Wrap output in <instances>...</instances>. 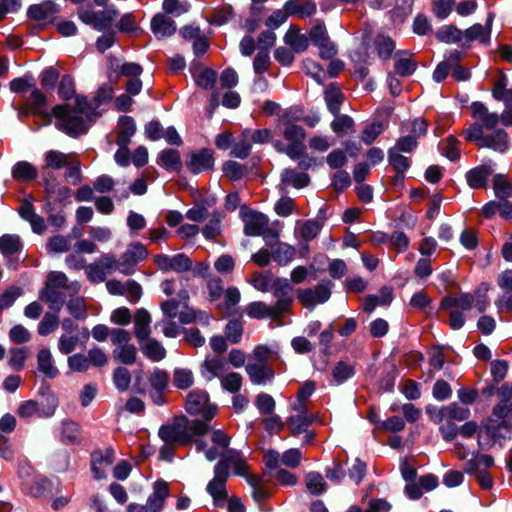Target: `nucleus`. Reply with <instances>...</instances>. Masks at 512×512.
I'll return each instance as SVG.
<instances>
[{"instance_id": "nucleus-55", "label": "nucleus", "mask_w": 512, "mask_h": 512, "mask_svg": "<svg viewBox=\"0 0 512 512\" xmlns=\"http://www.w3.org/2000/svg\"><path fill=\"white\" fill-rule=\"evenodd\" d=\"M27 103L30 105L32 111H36L37 114L44 115L46 118L50 119V116L44 111L47 104V98L39 89L34 88L31 91Z\"/></svg>"}, {"instance_id": "nucleus-14", "label": "nucleus", "mask_w": 512, "mask_h": 512, "mask_svg": "<svg viewBox=\"0 0 512 512\" xmlns=\"http://www.w3.org/2000/svg\"><path fill=\"white\" fill-rule=\"evenodd\" d=\"M115 459V451L112 447L105 450H96L91 454V472L96 480L105 479L107 471Z\"/></svg>"}, {"instance_id": "nucleus-19", "label": "nucleus", "mask_w": 512, "mask_h": 512, "mask_svg": "<svg viewBox=\"0 0 512 512\" xmlns=\"http://www.w3.org/2000/svg\"><path fill=\"white\" fill-rule=\"evenodd\" d=\"M226 362L217 356L206 357L200 367V374L206 381L221 379L225 374Z\"/></svg>"}, {"instance_id": "nucleus-50", "label": "nucleus", "mask_w": 512, "mask_h": 512, "mask_svg": "<svg viewBox=\"0 0 512 512\" xmlns=\"http://www.w3.org/2000/svg\"><path fill=\"white\" fill-rule=\"evenodd\" d=\"M493 190L499 200L512 197V183L507 180L504 174H496L493 177Z\"/></svg>"}, {"instance_id": "nucleus-15", "label": "nucleus", "mask_w": 512, "mask_h": 512, "mask_svg": "<svg viewBox=\"0 0 512 512\" xmlns=\"http://www.w3.org/2000/svg\"><path fill=\"white\" fill-rule=\"evenodd\" d=\"M495 170V162L487 160L483 164L468 170L465 179L472 189H484L487 187L488 179Z\"/></svg>"}, {"instance_id": "nucleus-46", "label": "nucleus", "mask_w": 512, "mask_h": 512, "mask_svg": "<svg viewBox=\"0 0 512 512\" xmlns=\"http://www.w3.org/2000/svg\"><path fill=\"white\" fill-rule=\"evenodd\" d=\"M61 441L65 444H75L80 438L79 425L71 420H65L61 423L60 430Z\"/></svg>"}, {"instance_id": "nucleus-36", "label": "nucleus", "mask_w": 512, "mask_h": 512, "mask_svg": "<svg viewBox=\"0 0 512 512\" xmlns=\"http://www.w3.org/2000/svg\"><path fill=\"white\" fill-rule=\"evenodd\" d=\"M251 149L252 140L250 138V129H244L232 146L230 154L238 159H246L249 156Z\"/></svg>"}, {"instance_id": "nucleus-58", "label": "nucleus", "mask_w": 512, "mask_h": 512, "mask_svg": "<svg viewBox=\"0 0 512 512\" xmlns=\"http://www.w3.org/2000/svg\"><path fill=\"white\" fill-rule=\"evenodd\" d=\"M307 489L315 495L322 494L326 490V483L323 476L318 472H309L306 477Z\"/></svg>"}, {"instance_id": "nucleus-5", "label": "nucleus", "mask_w": 512, "mask_h": 512, "mask_svg": "<svg viewBox=\"0 0 512 512\" xmlns=\"http://www.w3.org/2000/svg\"><path fill=\"white\" fill-rule=\"evenodd\" d=\"M240 216L244 222V234L247 236H263L264 240L268 243V238L278 239V234L275 231L268 229L269 219L260 212L251 210L247 207H241Z\"/></svg>"}, {"instance_id": "nucleus-16", "label": "nucleus", "mask_w": 512, "mask_h": 512, "mask_svg": "<svg viewBox=\"0 0 512 512\" xmlns=\"http://www.w3.org/2000/svg\"><path fill=\"white\" fill-rule=\"evenodd\" d=\"M59 5L52 1H43L39 4L31 5L27 10L30 19L40 22L43 25L52 23L59 13Z\"/></svg>"}, {"instance_id": "nucleus-51", "label": "nucleus", "mask_w": 512, "mask_h": 512, "mask_svg": "<svg viewBox=\"0 0 512 512\" xmlns=\"http://www.w3.org/2000/svg\"><path fill=\"white\" fill-rule=\"evenodd\" d=\"M194 384L193 372L188 368H176L173 371V385L181 390L189 389Z\"/></svg>"}, {"instance_id": "nucleus-31", "label": "nucleus", "mask_w": 512, "mask_h": 512, "mask_svg": "<svg viewBox=\"0 0 512 512\" xmlns=\"http://www.w3.org/2000/svg\"><path fill=\"white\" fill-rule=\"evenodd\" d=\"M11 175L18 182H29L37 178L38 170L28 161H18L13 165Z\"/></svg>"}, {"instance_id": "nucleus-3", "label": "nucleus", "mask_w": 512, "mask_h": 512, "mask_svg": "<svg viewBox=\"0 0 512 512\" xmlns=\"http://www.w3.org/2000/svg\"><path fill=\"white\" fill-rule=\"evenodd\" d=\"M209 424L200 419L189 420L186 417L175 419L171 424L162 425L158 435L164 443L178 445L190 444L194 437L208 433Z\"/></svg>"}, {"instance_id": "nucleus-54", "label": "nucleus", "mask_w": 512, "mask_h": 512, "mask_svg": "<svg viewBox=\"0 0 512 512\" xmlns=\"http://www.w3.org/2000/svg\"><path fill=\"white\" fill-rule=\"evenodd\" d=\"M375 49L381 59L387 60L395 49V43L390 37L379 35L375 39Z\"/></svg>"}, {"instance_id": "nucleus-6", "label": "nucleus", "mask_w": 512, "mask_h": 512, "mask_svg": "<svg viewBox=\"0 0 512 512\" xmlns=\"http://www.w3.org/2000/svg\"><path fill=\"white\" fill-rule=\"evenodd\" d=\"M185 409L190 415H202V421L208 424L217 414L218 406L209 403L207 391L193 390L186 397Z\"/></svg>"}, {"instance_id": "nucleus-7", "label": "nucleus", "mask_w": 512, "mask_h": 512, "mask_svg": "<svg viewBox=\"0 0 512 512\" xmlns=\"http://www.w3.org/2000/svg\"><path fill=\"white\" fill-rule=\"evenodd\" d=\"M209 431H211L212 446L208 447L207 443L203 440H195V446L198 452L204 453L208 461H214L217 458H221L229 450L230 438L221 429H212L209 426Z\"/></svg>"}, {"instance_id": "nucleus-42", "label": "nucleus", "mask_w": 512, "mask_h": 512, "mask_svg": "<svg viewBox=\"0 0 512 512\" xmlns=\"http://www.w3.org/2000/svg\"><path fill=\"white\" fill-rule=\"evenodd\" d=\"M355 373V366L344 360L338 361L331 371L332 378L337 385L343 384L353 378Z\"/></svg>"}, {"instance_id": "nucleus-45", "label": "nucleus", "mask_w": 512, "mask_h": 512, "mask_svg": "<svg viewBox=\"0 0 512 512\" xmlns=\"http://www.w3.org/2000/svg\"><path fill=\"white\" fill-rule=\"evenodd\" d=\"M436 38L444 43H463L464 33L462 30L453 25H444L436 32Z\"/></svg>"}, {"instance_id": "nucleus-61", "label": "nucleus", "mask_w": 512, "mask_h": 512, "mask_svg": "<svg viewBox=\"0 0 512 512\" xmlns=\"http://www.w3.org/2000/svg\"><path fill=\"white\" fill-rule=\"evenodd\" d=\"M149 383L153 390L165 391L169 383L168 372L159 368H155L149 376Z\"/></svg>"}, {"instance_id": "nucleus-28", "label": "nucleus", "mask_w": 512, "mask_h": 512, "mask_svg": "<svg viewBox=\"0 0 512 512\" xmlns=\"http://www.w3.org/2000/svg\"><path fill=\"white\" fill-rule=\"evenodd\" d=\"M503 425V422L500 424H496L493 420H489L487 424H485L478 434V445L480 448L484 449L487 447H491L499 441L500 435L498 433V429Z\"/></svg>"}, {"instance_id": "nucleus-27", "label": "nucleus", "mask_w": 512, "mask_h": 512, "mask_svg": "<svg viewBox=\"0 0 512 512\" xmlns=\"http://www.w3.org/2000/svg\"><path fill=\"white\" fill-rule=\"evenodd\" d=\"M151 316L145 309L137 310L134 317L135 336L139 343L147 340L151 334Z\"/></svg>"}, {"instance_id": "nucleus-37", "label": "nucleus", "mask_w": 512, "mask_h": 512, "mask_svg": "<svg viewBox=\"0 0 512 512\" xmlns=\"http://www.w3.org/2000/svg\"><path fill=\"white\" fill-rule=\"evenodd\" d=\"M272 259L280 266L288 265L296 255L295 247L287 243H277L276 246L272 247Z\"/></svg>"}, {"instance_id": "nucleus-13", "label": "nucleus", "mask_w": 512, "mask_h": 512, "mask_svg": "<svg viewBox=\"0 0 512 512\" xmlns=\"http://www.w3.org/2000/svg\"><path fill=\"white\" fill-rule=\"evenodd\" d=\"M154 263L162 271H174L183 273L192 268V260L183 253L169 256L166 254H157L154 256Z\"/></svg>"}, {"instance_id": "nucleus-18", "label": "nucleus", "mask_w": 512, "mask_h": 512, "mask_svg": "<svg viewBox=\"0 0 512 512\" xmlns=\"http://www.w3.org/2000/svg\"><path fill=\"white\" fill-rule=\"evenodd\" d=\"M214 164L213 152L210 149H201L190 155L187 167L193 174L212 169Z\"/></svg>"}, {"instance_id": "nucleus-1", "label": "nucleus", "mask_w": 512, "mask_h": 512, "mask_svg": "<svg viewBox=\"0 0 512 512\" xmlns=\"http://www.w3.org/2000/svg\"><path fill=\"white\" fill-rule=\"evenodd\" d=\"M471 115L476 120L463 134L467 141L474 142L479 148L491 149L496 153L505 154L511 147V140L504 129H495L499 123V115L489 112L480 101L472 102Z\"/></svg>"}, {"instance_id": "nucleus-9", "label": "nucleus", "mask_w": 512, "mask_h": 512, "mask_svg": "<svg viewBox=\"0 0 512 512\" xmlns=\"http://www.w3.org/2000/svg\"><path fill=\"white\" fill-rule=\"evenodd\" d=\"M117 269V259L111 253L103 254L100 258L85 267L87 278L92 283L104 282L107 275Z\"/></svg>"}, {"instance_id": "nucleus-8", "label": "nucleus", "mask_w": 512, "mask_h": 512, "mask_svg": "<svg viewBox=\"0 0 512 512\" xmlns=\"http://www.w3.org/2000/svg\"><path fill=\"white\" fill-rule=\"evenodd\" d=\"M147 256L148 251L142 243H132L117 261V269L124 275H132L136 270L137 264Z\"/></svg>"}, {"instance_id": "nucleus-52", "label": "nucleus", "mask_w": 512, "mask_h": 512, "mask_svg": "<svg viewBox=\"0 0 512 512\" xmlns=\"http://www.w3.org/2000/svg\"><path fill=\"white\" fill-rule=\"evenodd\" d=\"M137 349L133 344L116 347L113 351V358L125 365H132L136 361Z\"/></svg>"}, {"instance_id": "nucleus-53", "label": "nucleus", "mask_w": 512, "mask_h": 512, "mask_svg": "<svg viewBox=\"0 0 512 512\" xmlns=\"http://www.w3.org/2000/svg\"><path fill=\"white\" fill-rule=\"evenodd\" d=\"M243 377L237 372H230L225 374L221 379V387L231 393L236 394L241 390Z\"/></svg>"}, {"instance_id": "nucleus-60", "label": "nucleus", "mask_w": 512, "mask_h": 512, "mask_svg": "<svg viewBox=\"0 0 512 512\" xmlns=\"http://www.w3.org/2000/svg\"><path fill=\"white\" fill-rule=\"evenodd\" d=\"M58 407V398L53 395H47L41 402H38L39 418L52 417Z\"/></svg>"}, {"instance_id": "nucleus-25", "label": "nucleus", "mask_w": 512, "mask_h": 512, "mask_svg": "<svg viewBox=\"0 0 512 512\" xmlns=\"http://www.w3.org/2000/svg\"><path fill=\"white\" fill-rule=\"evenodd\" d=\"M413 54L408 51H399L395 55L394 72L395 74L407 77L412 75L416 68L417 63L412 59Z\"/></svg>"}, {"instance_id": "nucleus-21", "label": "nucleus", "mask_w": 512, "mask_h": 512, "mask_svg": "<svg viewBox=\"0 0 512 512\" xmlns=\"http://www.w3.org/2000/svg\"><path fill=\"white\" fill-rule=\"evenodd\" d=\"M151 30L158 39L170 37L176 32V23L165 14L158 13L151 20Z\"/></svg>"}, {"instance_id": "nucleus-20", "label": "nucleus", "mask_w": 512, "mask_h": 512, "mask_svg": "<svg viewBox=\"0 0 512 512\" xmlns=\"http://www.w3.org/2000/svg\"><path fill=\"white\" fill-rule=\"evenodd\" d=\"M217 464H222L226 471H229V468L232 467L236 475H247L248 464L242 454L235 449L226 451L225 455L220 458Z\"/></svg>"}, {"instance_id": "nucleus-63", "label": "nucleus", "mask_w": 512, "mask_h": 512, "mask_svg": "<svg viewBox=\"0 0 512 512\" xmlns=\"http://www.w3.org/2000/svg\"><path fill=\"white\" fill-rule=\"evenodd\" d=\"M113 382L119 391L128 390L131 383L129 370L125 367H117L113 372Z\"/></svg>"}, {"instance_id": "nucleus-30", "label": "nucleus", "mask_w": 512, "mask_h": 512, "mask_svg": "<svg viewBox=\"0 0 512 512\" xmlns=\"http://www.w3.org/2000/svg\"><path fill=\"white\" fill-rule=\"evenodd\" d=\"M118 125L119 130L116 137V144L118 146H128L132 136L136 132L135 121L130 116H122L118 121Z\"/></svg>"}, {"instance_id": "nucleus-62", "label": "nucleus", "mask_w": 512, "mask_h": 512, "mask_svg": "<svg viewBox=\"0 0 512 512\" xmlns=\"http://www.w3.org/2000/svg\"><path fill=\"white\" fill-rule=\"evenodd\" d=\"M488 290V284L482 283L472 294L475 297L473 307H475L479 313L485 312L490 305V301L487 297Z\"/></svg>"}, {"instance_id": "nucleus-64", "label": "nucleus", "mask_w": 512, "mask_h": 512, "mask_svg": "<svg viewBox=\"0 0 512 512\" xmlns=\"http://www.w3.org/2000/svg\"><path fill=\"white\" fill-rule=\"evenodd\" d=\"M59 320L56 314L46 313L38 324V333L41 336H47L57 329Z\"/></svg>"}, {"instance_id": "nucleus-59", "label": "nucleus", "mask_w": 512, "mask_h": 512, "mask_svg": "<svg viewBox=\"0 0 512 512\" xmlns=\"http://www.w3.org/2000/svg\"><path fill=\"white\" fill-rule=\"evenodd\" d=\"M28 350L25 347H13L9 350L8 364L14 370H21L24 367Z\"/></svg>"}, {"instance_id": "nucleus-57", "label": "nucleus", "mask_w": 512, "mask_h": 512, "mask_svg": "<svg viewBox=\"0 0 512 512\" xmlns=\"http://www.w3.org/2000/svg\"><path fill=\"white\" fill-rule=\"evenodd\" d=\"M492 95L496 100L502 101L507 108L512 107V89L506 88L505 78L494 84Z\"/></svg>"}, {"instance_id": "nucleus-39", "label": "nucleus", "mask_w": 512, "mask_h": 512, "mask_svg": "<svg viewBox=\"0 0 512 512\" xmlns=\"http://www.w3.org/2000/svg\"><path fill=\"white\" fill-rule=\"evenodd\" d=\"M139 344L143 354L153 362H159L166 357V349L155 339L148 338Z\"/></svg>"}, {"instance_id": "nucleus-48", "label": "nucleus", "mask_w": 512, "mask_h": 512, "mask_svg": "<svg viewBox=\"0 0 512 512\" xmlns=\"http://www.w3.org/2000/svg\"><path fill=\"white\" fill-rule=\"evenodd\" d=\"M158 164L167 170H177L181 165L179 151L175 149H165L158 156Z\"/></svg>"}, {"instance_id": "nucleus-10", "label": "nucleus", "mask_w": 512, "mask_h": 512, "mask_svg": "<svg viewBox=\"0 0 512 512\" xmlns=\"http://www.w3.org/2000/svg\"><path fill=\"white\" fill-rule=\"evenodd\" d=\"M331 288L330 281H321L314 289H300L297 297L306 308L312 310L317 304H323L329 300Z\"/></svg>"}, {"instance_id": "nucleus-23", "label": "nucleus", "mask_w": 512, "mask_h": 512, "mask_svg": "<svg viewBox=\"0 0 512 512\" xmlns=\"http://www.w3.org/2000/svg\"><path fill=\"white\" fill-rule=\"evenodd\" d=\"M37 369L39 373L49 379H54L59 375L53 355L48 348H42L38 351Z\"/></svg>"}, {"instance_id": "nucleus-40", "label": "nucleus", "mask_w": 512, "mask_h": 512, "mask_svg": "<svg viewBox=\"0 0 512 512\" xmlns=\"http://www.w3.org/2000/svg\"><path fill=\"white\" fill-rule=\"evenodd\" d=\"M388 162L391 166H393L397 173L396 181H403L404 173L409 169L411 164L409 158L401 155L400 152L396 151L395 149L389 148Z\"/></svg>"}, {"instance_id": "nucleus-29", "label": "nucleus", "mask_w": 512, "mask_h": 512, "mask_svg": "<svg viewBox=\"0 0 512 512\" xmlns=\"http://www.w3.org/2000/svg\"><path fill=\"white\" fill-rule=\"evenodd\" d=\"M475 297L471 293H462L458 296H447L441 302L443 309L461 311L470 310L474 305Z\"/></svg>"}, {"instance_id": "nucleus-26", "label": "nucleus", "mask_w": 512, "mask_h": 512, "mask_svg": "<svg viewBox=\"0 0 512 512\" xmlns=\"http://www.w3.org/2000/svg\"><path fill=\"white\" fill-rule=\"evenodd\" d=\"M247 315L255 319L271 318L276 319L283 315L282 311L276 309V305H267L264 302H252L247 307Z\"/></svg>"}, {"instance_id": "nucleus-38", "label": "nucleus", "mask_w": 512, "mask_h": 512, "mask_svg": "<svg viewBox=\"0 0 512 512\" xmlns=\"http://www.w3.org/2000/svg\"><path fill=\"white\" fill-rule=\"evenodd\" d=\"M23 249V244L18 235L5 234L0 237V252L5 257H12L19 254Z\"/></svg>"}, {"instance_id": "nucleus-47", "label": "nucleus", "mask_w": 512, "mask_h": 512, "mask_svg": "<svg viewBox=\"0 0 512 512\" xmlns=\"http://www.w3.org/2000/svg\"><path fill=\"white\" fill-rule=\"evenodd\" d=\"M298 225L297 231L300 237L306 242L316 238L323 226L322 223L317 220L298 221Z\"/></svg>"}, {"instance_id": "nucleus-17", "label": "nucleus", "mask_w": 512, "mask_h": 512, "mask_svg": "<svg viewBox=\"0 0 512 512\" xmlns=\"http://www.w3.org/2000/svg\"><path fill=\"white\" fill-rule=\"evenodd\" d=\"M271 288L273 289L274 296L278 298V301L275 303L276 309L284 314L292 304L293 299L290 294L293 288L287 278L274 279Z\"/></svg>"}, {"instance_id": "nucleus-22", "label": "nucleus", "mask_w": 512, "mask_h": 512, "mask_svg": "<svg viewBox=\"0 0 512 512\" xmlns=\"http://www.w3.org/2000/svg\"><path fill=\"white\" fill-rule=\"evenodd\" d=\"M245 370L250 381L256 385L266 384L274 378V371L265 363H248Z\"/></svg>"}, {"instance_id": "nucleus-44", "label": "nucleus", "mask_w": 512, "mask_h": 512, "mask_svg": "<svg viewBox=\"0 0 512 512\" xmlns=\"http://www.w3.org/2000/svg\"><path fill=\"white\" fill-rule=\"evenodd\" d=\"M324 99L327 104L328 110L333 115H337L340 111V105L344 99V96L340 89L335 84H330L325 89Z\"/></svg>"}, {"instance_id": "nucleus-11", "label": "nucleus", "mask_w": 512, "mask_h": 512, "mask_svg": "<svg viewBox=\"0 0 512 512\" xmlns=\"http://www.w3.org/2000/svg\"><path fill=\"white\" fill-rule=\"evenodd\" d=\"M494 17V13L489 12L484 25L476 23L463 31L464 42L462 43V47L469 48L470 44L474 41H478L480 44L488 46L491 41Z\"/></svg>"}, {"instance_id": "nucleus-24", "label": "nucleus", "mask_w": 512, "mask_h": 512, "mask_svg": "<svg viewBox=\"0 0 512 512\" xmlns=\"http://www.w3.org/2000/svg\"><path fill=\"white\" fill-rule=\"evenodd\" d=\"M169 495V487L167 482L158 480L153 485V492L147 499L148 509L151 512H159Z\"/></svg>"}, {"instance_id": "nucleus-2", "label": "nucleus", "mask_w": 512, "mask_h": 512, "mask_svg": "<svg viewBox=\"0 0 512 512\" xmlns=\"http://www.w3.org/2000/svg\"><path fill=\"white\" fill-rule=\"evenodd\" d=\"M76 106L56 105L52 114L56 118V127L67 135L77 137L87 132L91 122L98 117L96 107H93L84 96H76Z\"/></svg>"}, {"instance_id": "nucleus-56", "label": "nucleus", "mask_w": 512, "mask_h": 512, "mask_svg": "<svg viewBox=\"0 0 512 512\" xmlns=\"http://www.w3.org/2000/svg\"><path fill=\"white\" fill-rule=\"evenodd\" d=\"M217 79V73L213 69L205 68L194 74V80L197 86L202 89L209 90L214 87Z\"/></svg>"}, {"instance_id": "nucleus-43", "label": "nucleus", "mask_w": 512, "mask_h": 512, "mask_svg": "<svg viewBox=\"0 0 512 512\" xmlns=\"http://www.w3.org/2000/svg\"><path fill=\"white\" fill-rule=\"evenodd\" d=\"M414 0H396L395 6L389 11L390 19L395 24H402L412 13Z\"/></svg>"}, {"instance_id": "nucleus-35", "label": "nucleus", "mask_w": 512, "mask_h": 512, "mask_svg": "<svg viewBox=\"0 0 512 512\" xmlns=\"http://www.w3.org/2000/svg\"><path fill=\"white\" fill-rule=\"evenodd\" d=\"M317 421L316 415H292L287 418L286 424L294 436L300 435L308 429V427Z\"/></svg>"}, {"instance_id": "nucleus-41", "label": "nucleus", "mask_w": 512, "mask_h": 512, "mask_svg": "<svg viewBox=\"0 0 512 512\" xmlns=\"http://www.w3.org/2000/svg\"><path fill=\"white\" fill-rule=\"evenodd\" d=\"M284 42L296 53L306 51L309 46V38L292 27L286 32Z\"/></svg>"}, {"instance_id": "nucleus-49", "label": "nucleus", "mask_w": 512, "mask_h": 512, "mask_svg": "<svg viewBox=\"0 0 512 512\" xmlns=\"http://www.w3.org/2000/svg\"><path fill=\"white\" fill-rule=\"evenodd\" d=\"M45 166L46 169H61L69 164L68 155L60 152L58 150H50L44 155Z\"/></svg>"}, {"instance_id": "nucleus-32", "label": "nucleus", "mask_w": 512, "mask_h": 512, "mask_svg": "<svg viewBox=\"0 0 512 512\" xmlns=\"http://www.w3.org/2000/svg\"><path fill=\"white\" fill-rule=\"evenodd\" d=\"M334 339V333L332 324L325 330H323L319 335V342L323 346L322 350V360L314 362V367L319 371H324L328 365V358L330 355V346Z\"/></svg>"}, {"instance_id": "nucleus-12", "label": "nucleus", "mask_w": 512, "mask_h": 512, "mask_svg": "<svg viewBox=\"0 0 512 512\" xmlns=\"http://www.w3.org/2000/svg\"><path fill=\"white\" fill-rule=\"evenodd\" d=\"M229 475V471H226L222 464H216L214 467V477L207 484L206 490L217 506L224 505L227 500L226 482Z\"/></svg>"}, {"instance_id": "nucleus-34", "label": "nucleus", "mask_w": 512, "mask_h": 512, "mask_svg": "<svg viewBox=\"0 0 512 512\" xmlns=\"http://www.w3.org/2000/svg\"><path fill=\"white\" fill-rule=\"evenodd\" d=\"M281 182L285 186H292L296 189L306 187L310 182V177L305 172H297L294 169H284L281 173Z\"/></svg>"}, {"instance_id": "nucleus-33", "label": "nucleus", "mask_w": 512, "mask_h": 512, "mask_svg": "<svg viewBox=\"0 0 512 512\" xmlns=\"http://www.w3.org/2000/svg\"><path fill=\"white\" fill-rule=\"evenodd\" d=\"M39 297L55 312L61 310L66 300V295L63 292L50 286H45V288L41 290Z\"/></svg>"}, {"instance_id": "nucleus-4", "label": "nucleus", "mask_w": 512, "mask_h": 512, "mask_svg": "<svg viewBox=\"0 0 512 512\" xmlns=\"http://www.w3.org/2000/svg\"><path fill=\"white\" fill-rule=\"evenodd\" d=\"M301 119L299 110L291 107L285 110L277 120V127L282 128L283 137L288 141L287 156L292 160L299 158L305 151L306 132L302 126L295 124Z\"/></svg>"}]
</instances>
